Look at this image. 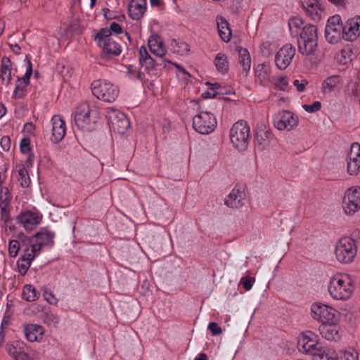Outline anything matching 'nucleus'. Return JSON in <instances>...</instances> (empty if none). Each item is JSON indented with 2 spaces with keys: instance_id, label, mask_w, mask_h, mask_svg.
Returning <instances> with one entry per match:
<instances>
[{
  "instance_id": "c9c22d12",
  "label": "nucleus",
  "mask_w": 360,
  "mask_h": 360,
  "mask_svg": "<svg viewBox=\"0 0 360 360\" xmlns=\"http://www.w3.org/2000/svg\"><path fill=\"white\" fill-rule=\"evenodd\" d=\"M217 70L221 74L227 73L229 70V62L225 54L219 53L214 59Z\"/></svg>"
},
{
  "instance_id": "0e129e2a",
  "label": "nucleus",
  "mask_w": 360,
  "mask_h": 360,
  "mask_svg": "<svg viewBox=\"0 0 360 360\" xmlns=\"http://www.w3.org/2000/svg\"><path fill=\"white\" fill-rule=\"evenodd\" d=\"M332 4L338 7L345 8L347 5V0H328Z\"/></svg>"
},
{
  "instance_id": "8fccbe9b",
  "label": "nucleus",
  "mask_w": 360,
  "mask_h": 360,
  "mask_svg": "<svg viewBox=\"0 0 360 360\" xmlns=\"http://www.w3.org/2000/svg\"><path fill=\"white\" fill-rule=\"evenodd\" d=\"M207 328L214 336L218 335L222 333L221 328L216 322H210L208 324Z\"/></svg>"
},
{
  "instance_id": "052dcab7",
  "label": "nucleus",
  "mask_w": 360,
  "mask_h": 360,
  "mask_svg": "<svg viewBox=\"0 0 360 360\" xmlns=\"http://www.w3.org/2000/svg\"><path fill=\"white\" fill-rule=\"evenodd\" d=\"M216 96V91H214L211 86L202 94V96L205 98H214Z\"/></svg>"
},
{
  "instance_id": "0eeeda50",
  "label": "nucleus",
  "mask_w": 360,
  "mask_h": 360,
  "mask_svg": "<svg viewBox=\"0 0 360 360\" xmlns=\"http://www.w3.org/2000/svg\"><path fill=\"white\" fill-rule=\"evenodd\" d=\"M357 252V246L354 239L351 237H342L336 244L335 257L343 264H349L353 262Z\"/></svg>"
},
{
  "instance_id": "f3484780",
  "label": "nucleus",
  "mask_w": 360,
  "mask_h": 360,
  "mask_svg": "<svg viewBox=\"0 0 360 360\" xmlns=\"http://www.w3.org/2000/svg\"><path fill=\"white\" fill-rule=\"evenodd\" d=\"M317 346L318 338L314 333L310 331L303 333L298 341L300 352L312 356L319 348Z\"/></svg>"
},
{
  "instance_id": "ea45409f",
  "label": "nucleus",
  "mask_w": 360,
  "mask_h": 360,
  "mask_svg": "<svg viewBox=\"0 0 360 360\" xmlns=\"http://www.w3.org/2000/svg\"><path fill=\"white\" fill-rule=\"evenodd\" d=\"M172 46L174 52L180 55L186 54L190 51L188 44L184 41H174Z\"/></svg>"
},
{
  "instance_id": "5701e85b",
  "label": "nucleus",
  "mask_w": 360,
  "mask_h": 360,
  "mask_svg": "<svg viewBox=\"0 0 360 360\" xmlns=\"http://www.w3.org/2000/svg\"><path fill=\"white\" fill-rule=\"evenodd\" d=\"M321 335L329 341H337L340 339V327L335 323H326L319 326Z\"/></svg>"
},
{
  "instance_id": "f8f14e48",
  "label": "nucleus",
  "mask_w": 360,
  "mask_h": 360,
  "mask_svg": "<svg viewBox=\"0 0 360 360\" xmlns=\"http://www.w3.org/2000/svg\"><path fill=\"white\" fill-rule=\"evenodd\" d=\"M25 62L27 64L26 71L22 77H17L15 86L13 93L15 98H22L27 94V86L30 84V77L32 75V63L27 55L25 56Z\"/></svg>"
},
{
  "instance_id": "c03bdc74",
  "label": "nucleus",
  "mask_w": 360,
  "mask_h": 360,
  "mask_svg": "<svg viewBox=\"0 0 360 360\" xmlns=\"http://www.w3.org/2000/svg\"><path fill=\"white\" fill-rule=\"evenodd\" d=\"M22 349L19 347V342H15L11 344L6 345V351L10 356H11L13 359L18 354V352H20Z\"/></svg>"
},
{
  "instance_id": "3c124183",
  "label": "nucleus",
  "mask_w": 360,
  "mask_h": 360,
  "mask_svg": "<svg viewBox=\"0 0 360 360\" xmlns=\"http://www.w3.org/2000/svg\"><path fill=\"white\" fill-rule=\"evenodd\" d=\"M102 11L103 13V15H104V17L108 20H113V19H118L119 20H122V19H124V15H120V17H117L115 15H114L112 13V12L108 8H104L102 9Z\"/></svg>"
},
{
  "instance_id": "774afa93",
  "label": "nucleus",
  "mask_w": 360,
  "mask_h": 360,
  "mask_svg": "<svg viewBox=\"0 0 360 360\" xmlns=\"http://www.w3.org/2000/svg\"><path fill=\"white\" fill-rule=\"evenodd\" d=\"M11 50L15 53H19L20 51V48L17 44H15L14 45H11Z\"/></svg>"
},
{
  "instance_id": "58836bf2",
  "label": "nucleus",
  "mask_w": 360,
  "mask_h": 360,
  "mask_svg": "<svg viewBox=\"0 0 360 360\" xmlns=\"http://www.w3.org/2000/svg\"><path fill=\"white\" fill-rule=\"evenodd\" d=\"M353 51L350 48H345L337 54V59L339 63L345 65L352 60Z\"/></svg>"
},
{
  "instance_id": "473e14b6",
  "label": "nucleus",
  "mask_w": 360,
  "mask_h": 360,
  "mask_svg": "<svg viewBox=\"0 0 360 360\" xmlns=\"http://www.w3.org/2000/svg\"><path fill=\"white\" fill-rule=\"evenodd\" d=\"M255 77L263 84L271 82V68L269 65L259 64L255 70Z\"/></svg>"
},
{
  "instance_id": "aec40b11",
  "label": "nucleus",
  "mask_w": 360,
  "mask_h": 360,
  "mask_svg": "<svg viewBox=\"0 0 360 360\" xmlns=\"http://www.w3.org/2000/svg\"><path fill=\"white\" fill-rule=\"evenodd\" d=\"M360 35V17H354L346 21L344 24L342 39L353 41Z\"/></svg>"
},
{
  "instance_id": "09e8293b",
  "label": "nucleus",
  "mask_w": 360,
  "mask_h": 360,
  "mask_svg": "<svg viewBox=\"0 0 360 360\" xmlns=\"http://www.w3.org/2000/svg\"><path fill=\"white\" fill-rule=\"evenodd\" d=\"M20 151L22 153H28L31 150L30 140L29 138H23L20 143Z\"/></svg>"
},
{
  "instance_id": "338daca9",
  "label": "nucleus",
  "mask_w": 360,
  "mask_h": 360,
  "mask_svg": "<svg viewBox=\"0 0 360 360\" xmlns=\"http://www.w3.org/2000/svg\"><path fill=\"white\" fill-rule=\"evenodd\" d=\"M194 360H207V354L205 353H200Z\"/></svg>"
},
{
  "instance_id": "1a4fd4ad",
  "label": "nucleus",
  "mask_w": 360,
  "mask_h": 360,
  "mask_svg": "<svg viewBox=\"0 0 360 360\" xmlns=\"http://www.w3.org/2000/svg\"><path fill=\"white\" fill-rule=\"evenodd\" d=\"M311 316L316 321L321 323L336 322L337 311L329 305L321 302H314L311 305Z\"/></svg>"
},
{
  "instance_id": "69168bd1",
  "label": "nucleus",
  "mask_w": 360,
  "mask_h": 360,
  "mask_svg": "<svg viewBox=\"0 0 360 360\" xmlns=\"http://www.w3.org/2000/svg\"><path fill=\"white\" fill-rule=\"evenodd\" d=\"M25 129H26L28 131H32L34 129V126L31 122H27L25 124Z\"/></svg>"
},
{
  "instance_id": "cd10ccee",
  "label": "nucleus",
  "mask_w": 360,
  "mask_h": 360,
  "mask_svg": "<svg viewBox=\"0 0 360 360\" xmlns=\"http://www.w3.org/2000/svg\"><path fill=\"white\" fill-rule=\"evenodd\" d=\"M146 10V0H131L129 4V15L133 20H139Z\"/></svg>"
},
{
  "instance_id": "a211bd4d",
  "label": "nucleus",
  "mask_w": 360,
  "mask_h": 360,
  "mask_svg": "<svg viewBox=\"0 0 360 360\" xmlns=\"http://www.w3.org/2000/svg\"><path fill=\"white\" fill-rule=\"evenodd\" d=\"M295 54V47L290 44H287L282 46L275 56V63L276 66L280 70H285L287 68Z\"/></svg>"
},
{
  "instance_id": "b1692460",
  "label": "nucleus",
  "mask_w": 360,
  "mask_h": 360,
  "mask_svg": "<svg viewBox=\"0 0 360 360\" xmlns=\"http://www.w3.org/2000/svg\"><path fill=\"white\" fill-rule=\"evenodd\" d=\"M245 200V194L244 191L235 187L225 198L224 204L230 208L238 209L244 205Z\"/></svg>"
},
{
  "instance_id": "5fc2aeb1",
  "label": "nucleus",
  "mask_w": 360,
  "mask_h": 360,
  "mask_svg": "<svg viewBox=\"0 0 360 360\" xmlns=\"http://www.w3.org/2000/svg\"><path fill=\"white\" fill-rule=\"evenodd\" d=\"M308 84L307 81L305 79H302L301 81L298 79H295L293 82V85L296 87L297 90L299 92H302L305 89L306 85Z\"/></svg>"
},
{
  "instance_id": "2f4dec72",
  "label": "nucleus",
  "mask_w": 360,
  "mask_h": 360,
  "mask_svg": "<svg viewBox=\"0 0 360 360\" xmlns=\"http://www.w3.org/2000/svg\"><path fill=\"white\" fill-rule=\"evenodd\" d=\"M236 51L238 53V61L243 68V71L248 75L251 67V58L249 51L247 49L238 46Z\"/></svg>"
},
{
  "instance_id": "dca6fc26",
  "label": "nucleus",
  "mask_w": 360,
  "mask_h": 360,
  "mask_svg": "<svg viewBox=\"0 0 360 360\" xmlns=\"http://www.w3.org/2000/svg\"><path fill=\"white\" fill-rule=\"evenodd\" d=\"M54 232L50 231L48 228H42L36 233L31 239H28L30 245H37L39 247V253L43 246L51 248L54 245L53 238Z\"/></svg>"
},
{
  "instance_id": "49530a36",
  "label": "nucleus",
  "mask_w": 360,
  "mask_h": 360,
  "mask_svg": "<svg viewBox=\"0 0 360 360\" xmlns=\"http://www.w3.org/2000/svg\"><path fill=\"white\" fill-rule=\"evenodd\" d=\"M274 86L276 89L280 91H285L288 85V81L287 77H280L274 82Z\"/></svg>"
},
{
  "instance_id": "7ed1b4c3",
  "label": "nucleus",
  "mask_w": 360,
  "mask_h": 360,
  "mask_svg": "<svg viewBox=\"0 0 360 360\" xmlns=\"http://www.w3.org/2000/svg\"><path fill=\"white\" fill-rule=\"evenodd\" d=\"M298 51L304 56L312 54L318 45L317 28L315 25H304L300 32L297 39Z\"/></svg>"
},
{
  "instance_id": "2eb2a0df",
  "label": "nucleus",
  "mask_w": 360,
  "mask_h": 360,
  "mask_svg": "<svg viewBox=\"0 0 360 360\" xmlns=\"http://www.w3.org/2000/svg\"><path fill=\"white\" fill-rule=\"evenodd\" d=\"M305 13L314 21L319 22L325 17L324 6L320 0H302Z\"/></svg>"
},
{
  "instance_id": "6e6552de",
  "label": "nucleus",
  "mask_w": 360,
  "mask_h": 360,
  "mask_svg": "<svg viewBox=\"0 0 360 360\" xmlns=\"http://www.w3.org/2000/svg\"><path fill=\"white\" fill-rule=\"evenodd\" d=\"M217 124L215 116L207 111L200 112L193 118L194 129L202 134H208L213 131Z\"/></svg>"
},
{
  "instance_id": "4d7b16f0",
  "label": "nucleus",
  "mask_w": 360,
  "mask_h": 360,
  "mask_svg": "<svg viewBox=\"0 0 360 360\" xmlns=\"http://www.w3.org/2000/svg\"><path fill=\"white\" fill-rule=\"evenodd\" d=\"M271 44L269 42L263 43L260 46V50L264 56H269L271 54V51L270 49Z\"/></svg>"
},
{
  "instance_id": "393cba45",
  "label": "nucleus",
  "mask_w": 360,
  "mask_h": 360,
  "mask_svg": "<svg viewBox=\"0 0 360 360\" xmlns=\"http://www.w3.org/2000/svg\"><path fill=\"white\" fill-rule=\"evenodd\" d=\"M17 220L26 230H32L41 222V217L36 212L27 211L19 214Z\"/></svg>"
},
{
  "instance_id": "79ce46f5",
  "label": "nucleus",
  "mask_w": 360,
  "mask_h": 360,
  "mask_svg": "<svg viewBox=\"0 0 360 360\" xmlns=\"http://www.w3.org/2000/svg\"><path fill=\"white\" fill-rule=\"evenodd\" d=\"M18 180L20 181L21 186L24 188L28 187L30 183V179L27 170L24 167L20 168L18 170Z\"/></svg>"
},
{
  "instance_id": "4468645a",
  "label": "nucleus",
  "mask_w": 360,
  "mask_h": 360,
  "mask_svg": "<svg viewBox=\"0 0 360 360\" xmlns=\"http://www.w3.org/2000/svg\"><path fill=\"white\" fill-rule=\"evenodd\" d=\"M39 255V247L28 245L23 249V253L17 262L18 269L21 275H25L32 262Z\"/></svg>"
},
{
  "instance_id": "4c0bfd02",
  "label": "nucleus",
  "mask_w": 360,
  "mask_h": 360,
  "mask_svg": "<svg viewBox=\"0 0 360 360\" xmlns=\"http://www.w3.org/2000/svg\"><path fill=\"white\" fill-rule=\"evenodd\" d=\"M304 22L303 20L297 17H294L289 20L288 27L289 30L292 35L300 34V30L302 29Z\"/></svg>"
},
{
  "instance_id": "72a5a7b5",
  "label": "nucleus",
  "mask_w": 360,
  "mask_h": 360,
  "mask_svg": "<svg viewBox=\"0 0 360 360\" xmlns=\"http://www.w3.org/2000/svg\"><path fill=\"white\" fill-rule=\"evenodd\" d=\"M338 356L336 352L330 349L319 347L312 355L311 360H338Z\"/></svg>"
},
{
  "instance_id": "680f3d73",
  "label": "nucleus",
  "mask_w": 360,
  "mask_h": 360,
  "mask_svg": "<svg viewBox=\"0 0 360 360\" xmlns=\"http://www.w3.org/2000/svg\"><path fill=\"white\" fill-rule=\"evenodd\" d=\"M136 72V78L141 79L142 73L140 71H136L135 68L133 66H129L127 68V74L133 77L134 72Z\"/></svg>"
},
{
  "instance_id": "de8ad7c7",
  "label": "nucleus",
  "mask_w": 360,
  "mask_h": 360,
  "mask_svg": "<svg viewBox=\"0 0 360 360\" xmlns=\"http://www.w3.org/2000/svg\"><path fill=\"white\" fill-rule=\"evenodd\" d=\"M302 107H303L304 110L305 111H307V112L314 113V112H316L321 110V103L320 101H314L311 105L305 104Z\"/></svg>"
},
{
  "instance_id": "e2e57ef3",
  "label": "nucleus",
  "mask_w": 360,
  "mask_h": 360,
  "mask_svg": "<svg viewBox=\"0 0 360 360\" xmlns=\"http://www.w3.org/2000/svg\"><path fill=\"white\" fill-rule=\"evenodd\" d=\"M15 360H32L27 353L21 350L18 354L14 358Z\"/></svg>"
},
{
  "instance_id": "603ef678",
  "label": "nucleus",
  "mask_w": 360,
  "mask_h": 360,
  "mask_svg": "<svg viewBox=\"0 0 360 360\" xmlns=\"http://www.w3.org/2000/svg\"><path fill=\"white\" fill-rule=\"evenodd\" d=\"M0 145L4 151H8L11 146V141L9 136H4L1 137Z\"/></svg>"
},
{
  "instance_id": "423d86ee",
  "label": "nucleus",
  "mask_w": 360,
  "mask_h": 360,
  "mask_svg": "<svg viewBox=\"0 0 360 360\" xmlns=\"http://www.w3.org/2000/svg\"><path fill=\"white\" fill-rule=\"evenodd\" d=\"M92 94L103 101L112 103L119 95V89L117 86L105 79H97L92 82L91 86Z\"/></svg>"
},
{
  "instance_id": "39448f33",
  "label": "nucleus",
  "mask_w": 360,
  "mask_h": 360,
  "mask_svg": "<svg viewBox=\"0 0 360 360\" xmlns=\"http://www.w3.org/2000/svg\"><path fill=\"white\" fill-rule=\"evenodd\" d=\"M250 139V127L247 122L240 120L233 124L230 130V140L238 150H245Z\"/></svg>"
},
{
  "instance_id": "a19ab883",
  "label": "nucleus",
  "mask_w": 360,
  "mask_h": 360,
  "mask_svg": "<svg viewBox=\"0 0 360 360\" xmlns=\"http://www.w3.org/2000/svg\"><path fill=\"white\" fill-rule=\"evenodd\" d=\"M24 243L21 245L17 240H11L8 244V254L12 257H15L19 252L20 248L25 249Z\"/></svg>"
},
{
  "instance_id": "6e6d98bb",
  "label": "nucleus",
  "mask_w": 360,
  "mask_h": 360,
  "mask_svg": "<svg viewBox=\"0 0 360 360\" xmlns=\"http://www.w3.org/2000/svg\"><path fill=\"white\" fill-rule=\"evenodd\" d=\"M1 210V219L4 221L5 224L7 226L11 221L8 217V206H0Z\"/></svg>"
},
{
  "instance_id": "bb28decb",
  "label": "nucleus",
  "mask_w": 360,
  "mask_h": 360,
  "mask_svg": "<svg viewBox=\"0 0 360 360\" xmlns=\"http://www.w3.org/2000/svg\"><path fill=\"white\" fill-rule=\"evenodd\" d=\"M139 63L144 70L150 73L155 70L156 65H158L150 55L145 46H141L139 49Z\"/></svg>"
},
{
  "instance_id": "c85d7f7f",
  "label": "nucleus",
  "mask_w": 360,
  "mask_h": 360,
  "mask_svg": "<svg viewBox=\"0 0 360 360\" xmlns=\"http://www.w3.org/2000/svg\"><path fill=\"white\" fill-rule=\"evenodd\" d=\"M12 63L9 58L4 56L0 63V78L6 86L11 84Z\"/></svg>"
},
{
  "instance_id": "bf43d9fd",
  "label": "nucleus",
  "mask_w": 360,
  "mask_h": 360,
  "mask_svg": "<svg viewBox=\"0 0 360 360\" xmlns=\"http://www.w3.org/2000/svg\"><path fill=\"white\" fill-rule=\"evenodd\" d=\"M210 86L214 91H216L217 95H226L230 94V91H221V86L218 83L211 84Z\"/></svg>"
},
{
  "instance_id": "7c9ffc66",
  "label": "nucleus",
  "mask_w": 360,
  "mask_h": 360,
  "mask_svg": "<svg viewBox=\"0 0 360 360\" xmlns=\"http://www.w3.org/2000/svg\"><path fill=\"white\" fill-rule=\"evenodd\" d=\"M217 25L218 29V33L221 39L224 42H229L231 39V30L229 28L228 21L223 17L217 18Z\"/></svg>"
},
{
  "instance_id": "f03ea898",
  "label": "nucleus",
  "mask_w": 360,
  "mask_h": 360,
  "mask_svg": "<svg viewBox=\"0 0 360 360\" xmlns=\"http://www.w3.org/2000/svg\"><path fill=\"white\" fill-rule=\"evenodd\" d=\"M99 119L96 108L88 102L80 103L75 112V122L79 129L91 131Z\"/></svg>"
},
{
  "instance_id": "e433bc0d",
  "label": "nucleus",
  "mask_w": 360,
  "mask_h": 360,
  "mask_svg": "<svg viewBox=\"0 0 360 360\" xmlns=\"http://www.w3.org/2000/svg\"><path fill=\"white\" fill-rule=\"evenodd\" d=\"M22 297L27 302H34L38 298V292L32 285H25L22 289Z\"/></svg>"
},
{
  "instance_id": "a18cd8bd",
  "label": "nucleus",
  "mask_w": 360,
  "mask_h": 360,
  "mask_svg": "<svg viewBox=\"0 0 360 360\" xmlns=\"http://www.w3.org/2000/svg\"><path fill=\"white\" fill-rule=\"evenodd\" d=\"M255 282V278L248 275L246 276H243L241 278L240 281V284L243 285L245 290H250L252 288L253 283Z\"/></svg>"
},
{
  "instance_id": "37998d69",
  "label": "nucleus",
  "mask_w": 360,
  "mask_h": 360,
  "mask_svg": "<svg viewBox=\"0 0 360 360\" xmlns=\"http://www.w3.org/2000/svg\"><path fill=\"white\" fill-rule=\"evenodd\" d=\"M341 360H359V354L353 348L345 350L340 356Z\"/></svg>"
},
{
  "instance_id": "13d9d810",
  "label": "nucleus",
  "mask_w": 360,
  "mask_h": 360,
  "mask_svg": "<svg viewBox=\"0 0 360 360\" xmlns=\"http://www.w3.org/2000/svg\"><path fill=\"white\" fill-rule=\"evenodd\" d=\"M45 300L51 304H57L58 300L56 297V296L52 292H45L44 295Z\"/></svg>"
},
{
  "instance_id": "864d4df0",
  "label": "nucleus",
  "mask_w": 360,
  "mask_h": 360,
  "mask_svg": "<svg viewBox=\"0 0 360 360\" xmlns=\"http://www.w3.org/2000/svg\"><path fill=\"white\" fill-rule=\"evenodd\" d=\"M108 30L110 31V37H112V33L119 34L122 32V28L121 25L115 22H113L110 25V27L109 29L108 28Z\"/></svg>"
},
{
  "instance_id": "c756f323",
  "label": "nucleus",
  "mask_w": 360,
  "mask_h": 360,
  "mask_svg": "<svg viewBox=\"0 0 360 360\" xmlns=\"http://www.w3.org/2000/svg\"><path fill=\"white\" fill-rule=\"evenodd\" d=\"M148 45L151 53L158 57L162 58L165 56L167 51L164 47L162 40L158 35L150 37L148 41Z\"/></svg>"
},
{
  "instance_id": "f257e3e1",
  "label": "nucleus",
  "mask_w": 360,
  "mask_h": 360,
  "mask_svg": "<svg viewBox=\"0 0 360 360\" xmlns=\"http://www.w3.org/2000/svg\"><path fill=\"white\" fill-rule=\"evenodd\" d=\"M353 281L348 274H336L330 277L328 290L330 297L337 300L349 299L354 291Z\"/></svg>"
},
{
  "instance_id": "20e7f679",
  "label": "nucleus",
  "mask_w": 360,
  "mask_h": 360,
  "mask_svg": "<svg viewBox=\"0 0 360 360\" xmlns=\"http://www.w3.org/2000/svg\"><path fill=\"white\" fill-rule=\"evenodd\" d=\"M94 41L105 56H118L122 53L121 46L110 37L108 28L101 29L95 35Z\"/></svg>"
},
{
  "instance_id": "f704fd0d",
  "label": "nucleus",
  "mask_w": 360,
  "mask_h": 360,
  "mask_svg": "<svg viewBox=\"0 0 360 360\" xmlns=\"http://www.w3.org/2000/svg\"><path fill=\"white\" fill-rule=\"evenodd\" d=\"M340 82L341 78L338 75H332L326 78L321 84L322 92L330 93L335 90Z\"/></svg>"
},
{
  "instance_id": "412c9836",
  "label": "nucleus",
  "mask_w": 360,
  "mask_h": 360,
  "mask_svg": "<svg viewBox=\"0 0 360 360\" xmlns=\"http://www.w3.org/2000/svg\"><path fill=\"white\" fill-rule=\"evenodd\" d=\"M51 122L52 124V136L51 137V140L53 143H59L64 138L66 134L65 122L59 115H53Z\"/></svg>"
},
{
  "instance_id": "9b49d317",
  "label": "nucleus",
  "mask_w": 360,
  "mask_h": 360,
  "mask_svg": "<svg viewBox=\"0 0 360 360\" xmlns=\"http://www.w3.org/2000/svg\"><path fill=\"white\" fill-rule=\"evenodd\" d=\"M105 117L110 127L118 134H124L130 127L129 121L125 114L115 108H108Z\"/></svg>"
},
{
  "instance_id": "4be33fe9",
  "label": "nucleus",
  "mask_w": 360,
  "mask_h": 360,
  "mask_svg": "<svg viewBox=\"0 0 360 360\" xmlns=\"http://www.w3.org/2000/svg\"><path fill=\"white\" fill-rule=\"evenodd\" d=\"M360 169V145L354 143L351 146L347 161V172L349 174H356Z\"/></svg>"
},
{
  "instance_id": "6ab92c4d",
  "label": "nucleus",
  "mask_w": 360,
  "mask_h": 360,
  "mask_svg": "<svg viewBox=\"0 0 360 360\" xmlns=\"http://www.w3.org/2000/svg\"><path fill=\"white\" fill-rule=\"evenodd\" d=\"M298 119L290 111L283 110L278 113L274 119V126L279 130L290 131L297 125Z\"/></svg>"
},
{
  "instance_id": "a878e982",
  "label": "nucleus",
  "mask_w": 360,
  "mask_h": 360,
  "mask_svg": "<svg viewBox=\"0 0 360 360\" xmlns=\"http://www.w3.org/2000/svg\"><path fill=\"white\" fill-rule=\"evenodd\" d=\"M23 332L29 342H40L43 339L45 329L39 324H27L24 326Z\"/></svg>"
},
{
  "instance_id": "ddd939ff",
  "label": "nucleus",
  "mask_w": 360,
  "mask_h": 360,
  "mask_svg": "<svg viewBox=\"0 0 360 360\" xmlns=\"http://www.w3.org/2000/svg\"><path fill=\"white\" fill-rule=\"evenodd\" d=\"M342 207L347 215H353L360 209V187H351L345 191Z\"/></svg>"
},
{
  "instance_id": "9d476101",
  "label": "nucleus",
  "mask_w": 360,
  "mask_h": 360,
  "mask_svg": "<svg viewBox=\"0 0 360 360\" xmlns=\"http://www.w3.org/2000/svg\"><path fill=\"white\" fill-rule=\"evenodd\" d=\"M344 32V25L339 15H335L328 19L325 29V37L330 44H337L341 39Z\"/></svg>"
}]
</instances>
